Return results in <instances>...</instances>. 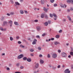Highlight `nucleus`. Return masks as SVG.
I'll list each match as a JSON object with an SVG mask.
<instances>
[{"mask_svg":"<svg viewBox=\"0 0 73 73\" xmlns=\"http://www.w3.org/2000/svg\"><path fill=\"white\" fill-rule=\"evenodd\" d=\"M24 56L23 54H20L18 56L17 58L18 59H20L21 58H22L24 57Z\"/></svg>","mask_w":73,"mask_h":73,"instance_id":"obj_1","label":"nucleus"},{"mask_svg":"<svg viewBox=\"0 0 73 73\" xmlns=\"http://www.w3.org/2000/svg\"><path fill=\"white\" fill-rule=\"evenodd\" d=\"M62 56L63 57H66L67 56V55L66 53L63 52L62 53Z\"/></svg>","mask_w":73,"mask_h":73,"instance_id":"obj_2","label":"nucleus"},{"mask_svg":"<svg viewBox=\"0 0 73 73\" xmlns=\"http://www.w3.org/2000/svg\"><path fill=\"white\" fill-rule=\"evenodd\" d=\"M69 70L68 69H66L64 71L65 73H70V71H69Z\"/></svg>","mask_w":73,"mask_h":73,"instance_id":"obj_3","label":"nucleus"},{"mask_svg":"<svg viewBox=\"0 0 73 73\" xmlns=\"http://www.w3.org/2000/svg\"><path fill=\"white\" fill-rule=\"evenodd\" d=\"M53 15L54 17H55V18H54V20H56V19L57 18V16L55 13H53Z\"/></svg>","mask_w":73,"mask_h":73,"instance_id":"obj_4","label":"nucleus"},{"mask_svg":"<svg viewBox=\"0 0 73 73\" xmlns=\"http://www.w3.org/2000/svg\"><path fill=\"white\" fill-rule=\"evenodd\" d=\"M57 54H54L52 55V57L54 58H57Z\"/></svg>","mask_w":73,"mask_h":73,"instance_id":"obj_5","label":"nucleus"},{"mask_svg":"<svg viewBox=\"0 0 73 73\" xmlns=\"http://www.w3.org/2000/svg\"><path fill=\"white\" fill-rule=\"evenodd\" d=\"M7 22L6 21H4L3 22V26H5L7 25Z\"/></svg>","mask_w":73,"mask_h":73,"instance_id":"obj_6","label":"nucleus"},{"mask_svg":"<svg viewBox=\"0 0 73 73\" xmlns=\"http://www.w3.org/2000/svg\"><path fill=\"white\" fill-rule=\"evenodd\" d=\"M61 7H62V8H66V5H65V4L64 5H61Z\"/></svg>","mask_w":73,"mask_h":73,"instance_id":"obj_7","label":"nucleus"},{"mask_svg":"<svg viewBox=\"0 0 73 73\" xmlns=\"http://www.w3.org/2000/svg\"><path fill=\"white\" fill-rule=\"evenodd\" d=\"M48 8L46 9L45 7H43V10L46 12H48Z\"/></svg>","mask_w":73,"mask_h":73,"instance_id":"obj_8","label":"nucleus"},{"mask_svg":"<svg viewBox=\"0 0 73 73\" xmlns=\"http://www.w3.org/2000/svg\"><path fill=\"white\" fill-rule=\"evenodd\" d=\"M12 23H13L12 21H9V23L10 25V27H12Z\"/></svg>","mask_w":73,"mask_h":73,"instance_id":"obj_9","label":"nucleus"},{"mask_svg":"<svg viewBox=\"0 0 73 73\" xmlns=\"http://www.w3.org/2000/svg\"><path fill=\"white\" fill-rule=\"evenodd\" d=\"M37 31H40V30H41V28H40V26L37 27Z\"/></svg>","mask_w":73,"mask_h":73,"instance_id":"obj_10","label":"nucleus"},{"mask_svg":"<svg viewBox=\"0 0 73 73\" xmlns=\"http://www.w3.org/2000/svg\"><path fill=\"white\" fill-rule=\"evenodd\" d=\"M44 25L45 26H48V23L47 22H46L44 23Z\"/></svg>","mask_w":73,"mask_h":73,"instance_id":"obj_11","label":"nucleus"},{"mask_svg":"<svg viewBox=\"0 0 73 73\" xmlns=\"http://www.w3.org/2000/svg\"><path fill=\"white\" fill-rule=\"evenodd\" d=\"M72 1V0H68L67 1V2L68 3H69L70 4V3H71Z\"/></svg>","mask_w":73,"mask_h":73,"instance_id":"obj_12","label":"nucleus"},{"mask_svg":"<svg viewBox=\"0 0 73 73\" xmlns=\"http://www.w3.org/2000/svg\"><path fill=\"white\" fill-rule=\"evenodd\" d=\"M40 62L42 64H44V60H40Z\"/></svg>","mask_w":73,"mask_h":73,"instance_id":"obj_13","label":"nucleus"},{"mask_svg":"<svg viewBox=\"0 0 73 73\" xmlns=\"http://www.w3.org/2000/svg\"><path fill=\"white\" fill-rule=\"evenodd\" d=\"M23 61H26V60H27V57H24L23 58Z\"/></svg>","mask_w":73,"mask_h":73,"instance_id":"obj_14","label":"nucleus"},{"mask_svg":"<svg viewBox=\"0 0 73 73\" xmlns=\"http://www.w3.org/2000/svg\"><path fill=\"white\" fill-rule=\"evenodd\" d=\"M31 59L30 58H28L27 59V61L28 62H31Z\"/></svg>","mask_w":73,"mask_h":73,"instance_id":"obj_15","label":"nucleus"},{"mask_svg":"<svg viewBox=\"0 0 73 73\" xmlns=\"http://www.w3.org/2000/svg\"><path fill=\"white\" fill-rule=\"evenodd\" d=\"M44 3H45V1L44 0H42L41 1V3L42 4H44Z\"/></svg>","mask_w":73,"mask_h":73,"instance_id":"obj_16","label":"nucleus"},{"mask_svg":"<svg viewBox=\"0 0 73 73\" xmlns=\"http://www.w3.org/2000/svg\"><path fill=\"white\" fill-rule=\"evenodd\" d=\"M38 66H39L38 64L37 63L35 65V67L36 68H38Z\"/></svg>","mask_w":73,"mask_h":73,"instance_id":"obj_17","label":"nucleus"},{"mask_svg":"<svg viewBox=\"0 0 73 73\" xmlns=\"http://www.w3.org/2000/svg\"><path fill=\"white\" fill-rule=\"evenodd\" d=\"M67 18L68 19L69 21H72V19H71V18H70V17L69 16H67Z\"/></svg>","mask_w":73,"mask_h":73,"instance_id":"obj_18","label":"nucleus"},{"mask_svg":"<svg viewBox=\"0 0 73 73\" xmlns=\"http://www.w3.org/2000/svg\"><path fill=\"white\" fill-rule=\"evenodd\" d=\"M14 24H15V25H19V23H18V22H17L15 21Z\"/></svg>","mask_w":73,"mask_h":73,"instance_id":"obj_19","label":"nucleus"},{"mask_svg":"<svg viewBox=\"0 0 73 73\" xmlns=\"http://www.w3.org/2000/svg\"><path fill=\"white\" fill-rule=\"evenodd\" d=\"M54 44L55 45H57V44H60V42H54Z\"/></svg>","mask_w":73,"mask_h":73,"instance_id":"obj_20","label":"nucleus"},{"mask_svg":"<svg viewBox=\"0 0 73 73\" xmlns=\"http://www.w3.org/2000/svg\"><path fill=\"white\" fill-rule=\"evenodd\" d=\"M15 4L17 5H20V4L18 2H15Z\"/></svg>","mask_w":73,"mask_h":73,"instance_id":"obj_21","label":"nucleus"},{"mask_svg":"<svg viewBox=\"0 0 73 73\" xmlns=\"http://www.w3.org/2000/svg\"><path fill=\"white\" fill-rule=\"evenodd\" d=\"M55 37L56 38H58L60 37V36L58 35H57Z\"/></svg>","mask_w":73,"mask_h":73,"instance_id":"obj_22","label":"nucleus"},{"mask_svg":"<svg viewBox=\"0 0 73 73\" xmlns=\"http://www.w3.org/2000/svg\"><path fill=\"white\" fill-rule=\"evenodd\" d=\"M20 48H24V46L22 44H20Z\"/></svg>","mask_w":73,"mask_h":73,"instance_id":"obj_23","label":"nucleus"},{"mask_svg":"<svg viewBox=\"0 0 73 73\" xmlns=\"http://www.w3.org/2000/svg\"><path fill=\"white\" fill-rule=\"evenodd\" d=\"M20 12L21 14H23L24 13V11L23 10H21L20 11Z\"/></svg>","mask_w":73,"mask_h":73,"instance_id":"obj_24","label":"nucleus"},{"mask_svg":"<svg viewBox=\"0 0 73 73\" xmlns=\"http://www.w3.org/2000/svg\"><path fill=\"white\" fill-rule=\"evenodd\" d=\"M0 30H1V31H5V29H4L2 27H0Z\"/></svg>","mask_w":73,"mask_h":73,"instance_id":"obj_25","label":"nucleus"},{"mask_svg":"<svg viewBox=\"0 0 73 73\" xmlns=\"http://www.w3.org/2000/svg\"><path fill=\"white\" fill-rule=\"evenodd\" d=\"M32 44L33 45H34V44H36V42H35V41H33V42Z\"/></svg>","mask_w":73,"mask_h":73,"instance_id":"obj_26","label":"nucleus"},{"mask_svg":"<svg viewBox=\"0 0 73 73\" xmlns=\"http://www.w3.org/2000/svg\"><path fill=\"white\" fill-rule=\"evenodd\" d=\"M36 37L37 38H40V36L39 35L36 36Z\"/></svg>","mask_w":73,"mask_h":73,"instance_id":"obj_27","label":"nucleus"},{"mask_svg":"<svg viewBox=\"0 0 73 73\" xmlns=\"http://www.w3.org/2000/svg\"><path fill=\"white\" fill-rule=\"evenodd\" d=\"M44 15L41 14V18H44Z\"/></svg>","mask_w":73,"mask_h":73,"instance_id":"obj_28","label":"nucleus"},{"mask_svg":"<svg viewBox=\"0 0 73 73\" xmlns=\"http://www.w3.org/2000/svg\"><path fill=\"white\" fill-rule=\"evenodd\" d=\"M10 40L11 41H12L13 39V38L11 36L10 37Z\"/></svg>","mask_w":73,"mask_h":73,"instance_id":"obj_29","label":"nucleus"},{"mask_svg":"<svg viewBox=\"0 0 73 73\" xmlns=\"http://www.w3.org/2000/svg\"><path fill=\"white\" fill-rule=\"evenodd\" d=\"M50 1L51 3H53L54 1V0H50Z\"/></svg>","mask_w":73,"mask_h":73,"instance_id":"obj_30","label":"nucleus"},{"mask_svg":"<svg viewBox=\"0 0 73 73\" xmlns=\"http://www.w3.org/2000/svg\"><path fill=\"white\" fill-rule=\"evenodd\" d=\"M70 55H71L72 56H73V52H70Z\"/></svg>","mask_w":73,"mask_h":73,"instance_id":"obj_31","label":"nucleus"},{"mask_svg":"<svg viewBox=\"0 0 73 73\" xmlns=\"http://www.w3.org/2000/svg\"><path fill=\"white\" fill-rule=\"evenodd\" d=\"M50 17H53V15L52 14H50Z\"/></svg>","mask_w":73,"mask_h":73,"instance_id":"obj_32","label":"nucleus"},{"mask_svg":"<svg viewBox=\"0 0 73 73\" xmlns=\"http://www.w3.org/2000/svg\"><path fill=\"white\" fill-rule=\"evenodd\" d=\"M30 51L31 52H32L34 51V50L33 49H31L30 50Z\"/></svg>","mask_w":73,"mask_h":73,"instance_id":"obj_33","label":"nucleus"},{"mask_svg":"<svg viewBox=\"0 0 73 73\" xmlns=\"http://www.w3.org/2000/svg\"><path fill=\"white\" fill-rule=\"evenodd\" d=\"M10 1L11 3H12V4H13L14 3L13 2V0H11Z\"/></svg>","mask_w":73,"mask_h":73,"instance_id":"obj_34","label":"nucleus"},{"mask_svg":"<svg viewBox=\"0 0 73 73\" xmlns=\"http://www.w3.org/2000/svg\"><path fill=\"white\" fill-rule=\"evenodd\" d=\"M19 65H20V64L19 63H18L16 64V66H19Z\"/></svg>","mask_w":73,"mask_h":73,"instance_id":"obj_35","label":"nucleus"},{"mask_svg":"<svg viewBox=\"0 0 73 73\" xmlns=\"http://www.w3.org/2000/svg\"><path fill=\"white\" fill-rule=\"evenodd\" d=\"M62 30H60L59 31V33H62Z\"/></svg>","mask_w":73,"mask_h":73,"instance_id":"obj_36","label":"nucleus"},{"mask_svg":"<svg viewBox=\"0 0 73 73\" xmlns=\"http://www.w3.org/2000/svg\"><path fill=\"white\" fill-rule=\"evenodd\" d=\"M52 69H56V67H54V66H53Z\"/></svg>","mask_w":73,"mask_h":73,"instance_id":"obj_37","label":"nucleus"},{"mask_svg":"<svg viewBox=\"0 0 73 73\" xmlns=\"http://www.w3.org/2000/svg\"><path fill=\"white\" fill-rule=\"evenodd\" d=\"M47 57L48 58H50V54H48L47 55Z\"/></svg>","mask_w":73,"mask_h":73,"instance_id":"obj_38","label":"nucleus"},{"mask_svg":"<svg viewBox=\"0 0 73 73\" xmlns=\"http://www.w3.org/2000/svg\"><path fill=\"white\" fill-rule=\"evenodd\" d=\"M56 6H57V4L55 3L54 5V7H56Z\"/></svg>","mask_w":73,"mask_h":73,"instance_id":"obj_39","label":"nucleus"},{"mask_svg":"<svg viewBox=\"0 0 73 73\" xmlns=\"http://www.w3.org/2000/svg\"><path fill=\"white\" fill-rule=\"evenodd\" d=\"M71 52H73V48L72 47H71Z\"/></svg>","mask_w":73,"mask_h":73,"instance_id":"obj_40","label":"nucleus"},{"mask_svg":"<svg viewBox=\"0 0 73 73\" xmlns=\"http://www.w3.org/2000/svg\"><path fill=\"white\" fill-rule=\"evenodd\" d=\"M18 44H21V42L20 41H19L18 42Z\"/></svg>","mask_w":73,"mask_h":73,"instance_id":"obj_41","label":"nucleus"},{"mask_svg":"<svg viewBox=\"0 0 73 73\" xmlns=\"http://www.w3.org/2000/svg\"><path fill=\"white\" fill-rule=\"evenodd\" d=\"M24 67L23 66H21L20 67V68L21 69H23L24 68Z\"/></svg>","mask_w":73,"mask_h":73,"instance_id":"obj_42","label":"nucleus"},{"mask_svg":"<svg viewBox=\"0 0 73 73\" xmlns=\"http://www.w3.org/2000/svg\"><path fill=\"white\" fill-rule=\"evenodd\" d=\"M4 20V18L3 17H2L1 18V20H2V21H3V20Z\"/></svg>","mask_w":73,"mask_h":73,"instance_id":"obj_43","label":"nucleus"},{"mask_svg":"<svg viewBox=\"0 0 73 73\" xmlns=\"http://www.w3.org/2000/svg\"><path fill=\"white\" fill-rule=\"evenodd\" d=\"M54 40V38H51V40H52V41Z\"/></svg>","mask_w":73,"mask_h":73,"instance_id":"obj_44","label":"nucleus"},{"mask_svg":"<svg viewBox=\"0 0 73 73\" xmlns=\"http://www.w3.org/2000/svg\"><path fill=\"white\" fill-rule=\"evenodd\" d=\"M38 49L39 50H41V47L39 46L38 47Z\"/></svg>","mask_w":73,"mask_h":73,"instance_id":"obj_45","label":"nucleus"},{"mask_svg":"<svg viewBox=\"0 0 73 73\" xmlns=\"http://www.w3.org/2000/svg\"><path fill=\"white\" fill-rule=\"evenodd\" d=\"M70 10L71 11H73V7H70Z\"/></svg>","mask_w":73,"mask_h":73,"instance_id":"obj_46","label":"nucleus"},{"mask_svg":"<svg viewBox=\"0 0 73 73\" xmlns=\"http://www.w3.org/2000/svg\"><path fill=\"white\" fill-rule=\"evenodd\" d=\"M14 14V13H10V15H13Z\"/></svg>","mask_w":73,"mask_h":73,"instance_id":"obj_47","label":"nucleus"},{"mask_svg":"<svg viewBox=\"0 0 73 73\" xmlns=\"http://www.w3.org/2000/svg\"><path fill=\"white\" fill-rule=\"evenodd\" d=\"M34 21L36 23H37L38 22V20H36Z\"/></svg>","mask_w":73,"mask_h":73,"instance_id":"obj_48","label":"nucleus"},{"mask_svg":"<svg viewBox=\"0 0 73 73\" xmlns=\"http://www.w3.org/2000/svg\"><path fill=\"white\" fill-rule=\"evenodd\" d=\"M35 42H37V39H35L34 40V41Z\"/></svg>","mask_w":73,"mask_h":73,"instance_id":"obj_49","label":"nucleus"},{"mask_svg":"<svg viewBox=\"0 0 73 73\" xmlns=\"http://www.w3.org/2000/svg\"><path fill=\"white\" fill-rule=\"evenodd\" d=\"M46 34L45 33H44L42 34V36H45Z\"/></svg>","mask_w":73,"mask_h":73,"instance_id":"obj_50","label":"nucleus"},{"mask_svg":"<svg viewBox=\"0 0 73 73\" xmlns=\"http://www.w3.org/2000/svg\"><path fill=\"white\" fill-rule=\"evenodd\" d=\"M7 70H10V69H9V68L8 67L7 68Z\"/></svg>","mask_w":73,"mask_h":73,"instance_id":"obj_51","label":"nucleus"},{"mask_svg":"<svg viewBox=\"0 0 73 73\" xmlns=\"http://www.w3.org/2000/svg\"><path fill=\"white\" fill-rule=\"evenodd\" d=\"M58 53H60L61 52V50H58Z\"/></svg>","mask_w":73,"mask_h":73,"instance_id":"obj_52","label":"nucleus"},{"mask_svg":"<svg viewBox=\"0 0 73 73\" xmlns=\"http://www.w3.org/2000/svg\"><path fill=\"white\" fill-rule=\"evenodd\" d=\"M39 57H42V55L40 54L39 55Z\"/></svg>","mask_w":73,"mask_h":73,"instance_id":"obj_53","label":"nucleus"},{"mask_svg":"<svg viewBox=\"0 0 73 73\" xmlns=\"http://www.w3.org/2000/svg\"><path fill=\"white\" fill-rule=\"evenodd\" d=\"M16 38H17V40H18V39H19V36H17L16 37Z\"/></svg>","mask_w":73,"mask_h":73,"instance_id":"obj_54","label":"nucleus"},{"mask_svg":"<svg viewBox=\"0 0 73 73\" xmlns=\"http://www.w3.org/2000/svg\"><path fill=\"white\" fill-rule=\"evenodd\" d=\"M25 13H28V11H25Z\"/></svg>","mask_w":73,"mask_h":73,"instance_id":"obj_55","label":"nucleus"},{"mask_svg":"<svg viewBox=\"0 0 73 73\" xmlns=\"http://www.w3.org/2000/svg\"><path fill=\"white\" fill-rule=\"evenodd\" d=\"M67 12H70V10L69 9H67Z\"/></svg>","mask_w":73,"mask_h":73,"instance_id":"obj_56","label":"nucleus"},{"mask_svg":"<svg viewBox=\"0 0 73 73\" xmlns=\"http://www.w3.org/2000/svg\"><path fill=\"white\" fill-rule=\"evenodd\" d=\"M15 73H21V72H15Z\"/></svg>","mask_w":73,"mask_h":73,"instance_id":"obj_57","label":"nucleus"},{"mask_svg":"<svg viewBox=\"0 0 73 73\" xmlns=\"http://www.w3.org/2000/svg\"><path fill=\"white\" fill-rule=\"evenodd\" d=\"M9 66L10 67H11V66H12V64H9Z\"/></svg>","mask_w":73,"mask_h":73,"instance_id":"obj_58","label":"nucleus"},{"mask_svg":"<svg viewBox=\"0 0 73 73\" xmlns=\"http://www.w3.org/2000/svg\"><path fill=\"white\" fill-rule=\"evenodd\" d=\"M68 58H70V57H71V55H69V56H68Z\"/></svg>","mask_w":73,"mask_h":73,"instance_id":"obj_59","label":"nucleus"},{"mask_svg":"<svg viewBox=\"0 0 73 73\" xmlns=\"http://www.w3.org/2000/svg\"><path fill=\"white\" fill-rule=\"evenodd\" d=\"M57 68H60V65H59L58 66H57Z\"/></svg>","mask_w":73,"mask_h":73,"instance_id":"obj_60","label":"nucleus"},{"mask_svg":"<svg viewBox=\"0 0 73 73\" xmlns=\"http://www.w3.org/2000/svg\"><path fill=\"white\" fill-rule=\"evenodd\" d=\"M48 23L49 24H50V21H48Z\"/></svg>","mask_w":73,"mask_h":73,"instance_id":"obj_61","label":"nucleus"},{"mask_svg":"<svg viewBox=\"0 0 73 73\" xmlns=\"http://www.w3.org/2000/svg\"><path fill=\"white\" fill-rule=\"evenodd\" d=\"M45 18H46V19H48V16H47V15H46L45 17Z\"/></svg>","mask_w":73,"mask_h":73,"instance_id":"obj_62","label":"nucleus"},{"mask_svg":"<svg viewBox=\"0 0 73 73\" xmlns=\"http://www.w3.org/2000/svg\"><path fill=\"white\" fill-rule=\"evenodd\" d=\"M7 16H10V14L9 13H7Z\"/></svg>","mask_w":73,"mask_h":73,"instance_id":"obj_63","label":"nucleus"},{"mask_svg":"<svg viewBox=\"0 0 73 73\" xmlns=\"http://www.w3.org/2000/svg\"><path fill=\"white\" fill-rule=\"evenodd\" d=\"M71 69H73V65H72L71 66Z\"/></svg>","mask_w":73,"mask_h":73,"instance_id":"obj_64","label":"nucleus"}]
</instances>
